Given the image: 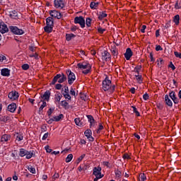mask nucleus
Instances as JSON below:
<instances>
[{"mask_svg":"<svg viewBox=\"0 0 181 181\" xmlns=\"http://www.w3.org/2000/svg\"><path fill=\"white\" fill-rule=\"evenodd\" d=\"M102 89L103 91H110V93H114L115 91V85H112L111 80L106 76L105 80L103 81Z\"/></svg>","mask_w":181,"mask_h":181,"instance_id":"nucleus-1","label":"nucleus"},{"mask_svg":"<svg viewBox=\"0 0 181 181\" xmlns=\"http://www.w3.org/2000/svg\"><path fill=\"white\" fill-rule=\"evenodd\" d=\"M18 155L21 158L25 156L26 159H32L35 156V151L32 150L29 151L25 148H20Z\"/></svg>","mask_w":181,"mask_h":181,"instance_id":"nucleus-2","label":"nucleus"},{"mask_svg":"<svg viewBox=\"0 0 181 181\" xmlns=\"http://www.w3.org/2000/svg\"><path fill=\"white\" fill-rule=\"evenodd\" d=\"M77 67L83 70L82 73L83 74H88L91 71V65L88 62H82L77 64Z\"/></svg>","mask_w":181,"mask_h":181,"instance_id":"nucleus-3","label":"nucleus"},{"mask_svg":"<svg viewBox=\"0 0 181 181\" xmlns=\"http://www.w3.org/2000/svg\"><path fill=\"white\" fill-rule=\"evenodd\" d=\"M67 80V76L64 75V74H57L54 78L52 79V81L51 82V84L54 86V84H56V83H59V84H62V83H64Z\"/></svg>","mask_w":181,"mask_h":181,"instance_id":"nucleus-4","label":"nucleus"},{"mask_svg":"<svg viewBox=\"0 0 181 181\" xmlns=\"http://www.w3.org/2000/svg\"><path fill=\"white\" fill-rule=\"evenodd\" d=\"M101 170L102 168L100 165L93 168V176H95L93 181H98L99 179H103V177H104V175L101 174Z\"/></svg>","mask_w":181,"mask_h":181,"instance_id":"nucleus-5","label":"nucleus"},{"mask_svg":"<svg viewBox=\"0 0 181 181\" xmlns=\"http://www.w3.org/2000/svg\"><path fill=\"white\" fill-rule=\"evenodd\" d=\"M9 29L10 32H11V33L13 35H18V36H21L25 34V31L23 29H21L16 26L11 25L9 27Z\"/></svg>","mask_w":181,"mask_h":181,"instance_id":"nucleus-6","label":"nucleus"},{"mask_svg":"<svg viewBox=\"0 0 181 181\" xmlns=\"http://www.w3.org/2000/svg\"><path fill=\"white\" fill-rule=\"evenodd\" d=\"M66 74L68 77V83L71 86V84H73L76 81V75L70 69L66 71Z\"/></svg>","mask_w":181,"mask_h":181,"instance_id":"nucleus-7","label":"nucleus"},{"mask_svg":"<svg viewBox=\"0 0 181 181\" xmlns=\"http://www.w3.org/2000/svg\"><path fill=\"white\" fill-rule=\"evenodd\" d=\"M74 23L80 25L81 28H86V20H84V18L83 16H76L74 18Z\"/></svg>","mask_w":181,"mask_h":181,"instance_id":"nucleus-8","label":"nucleus"},{"mask_svg":"<svg viewBox=\"0 0 181 181\" xmlns=\"http://www.w3.org/2000/svg\"><path fill=\"white\" fill-rule=\"evenodd\" d=\"M62 95L66 101H71V96L69 94V87L65 86L64 91L62 92Z\"/></svg>","mask_w":181,"mask_h":181,"instance_id":"nucleus-9","label":"nucleus"},{"mask_svg":"<svg viewBox=\"0 0 181 181\" xmlns=\"http://www.w3.org/2000/svg\"><path fill=\"white\" fill-rule=\"evenodd\" d=\"M8 98L11 101H15V100H18V98H19V93H18L16 90H12L11 92H10L8 93Z\"/></svg>","mask_w":181,"mask_h":181,"instance_id":"nucleus-10","label":"nucleus"},{"mask_svg":"<svg viewBox=\"0 0 181 181\" xmlns=\"http://www.w3.org/2000/svg\"><path fill=\"white\" fill-rule=\"evenodd\" d=\"M54 6L57 9H63L64 8V1L63 0H54Z\"/></svg>","mask_w":181,"mask_h":181,"instance_id":"nucleus-11","label":"nucleus"},{"mask_svg":"<svg viewBox=\"0 0 181 181\" xmlns=\"http://www.w3.org/2000/svg\"><path fill=\"white\" fill-rule=\"evenodd\" d=\"M102 59L105 62H110L111 60V54L107 50H104L102 53Z\"/></svg>","mask_w":181,"mask_h":181,"instance_id":"nucleus-12","label":"nucleus"},{"mask_svg":"<svg viewBox=\"0 0 181 181\" xmlns=\"http://www.w3.org/2000/svg\"><path fill=\"white\" fill-rule=\"evenodd\" d=\"M49 15L52 18H57V19H62L63 15H62V13L56 11V10H52L49 11Z\"/></svg>","mask_w":181,"mask_h":181,"instance_id":"nucleus-13","label":"nucleus"},{"mask_svg":"<svg viewBox=\"0 0 181 181\" xmlns=\"http://www.w3.org/2000/svg\"><path fill=\"white\" fill-rule=\"evenodd\" d=\"M9 32V28H8V25L5 24L4 22H0V33L4 35V33H8Z\"/></svg>","mask_w":181,"mask_h":181,"instance_id":"nucleus-14","label":"nucleus"},{"mask_svg":"<svg viewBox=\"0 0 181 181\" xmlns=\"http://www.w3.org/2000/svg\"><path fill=\"white\" fill-rule=\"evenodd\" d=\"M85 136H86L88 138V139H89V141L90 142H93L94 141V138L93 137V132L91 131V129H88L85 132Z\"/></svg>","mask_w":181,"mask_h":181,"instance_id":"nucleus-15","label":"nucleus"},{"mask_svg":"<svg viewBox=\"0 0 181 181\" xmlns=\"http://www.w3.org/2000/svg\"><path fill=\"white\" fill-rule=\"evenodd\" d=\"M169 97L171 98V100H173L174 104H179V100L178 98L176 97V94L175 93L174 91H171L169 93Z\"/></svg>","mask_w":181,"mask_h":181,"instance_id":"nucleus-16","label":"nucleus"},{"mask_svg":"<svg viewBox=\"0 0 181 181\" xmlns=\"http://www.w3.org/2000/svg\"><path fill=\"white\" fill-rule=\"evenodd\" d=\"M124 57L126 60H129L132 57V50L131 48H127L126 52L124 53Z\"/></svg>","mask_w":181,"mask_h":181,"instance_id":"nucleus-17","label":"nucleus"},{"mask_svg":"<svg viewBox=\"0 0 181 181\" xmlns=\"http://www.w3.org/2000/svg\"><path fill=\"white\" fill-rule=\"evenodd\" d=\"M10 139H11V135L5 134L1 136L0 142L5 144V142H8V141H9Z\"/></svg>","mask_w":181,"mask_h":181,"instance_id":"nucleus-18","label":"nucleus"},{"mask_svg":"<svg viewBox=\"0 0 181 181\" xmlns=\"http://www.w3.org/2000/svg\"><path fill=\"white\" fill-rule=\"evenodd\" d=\"M86 117L88 122H90V128H91V127H94V125H95V120L94 119V117L90 115H86Z\"/></svg>","mask_w":181,"mask_h":181,"instance_id":"nucleus-19","label":"nucleus"},{"mask_svg":"<svg viewBox=\"0 0 181 181\" xmlns=\"http://www.w3.org/2000/svg\"><path fill=\"white\" fill-rule=\"evenodd\" d=\"M41 98L43 101H49V100H50V92H45V93L42 95H41Z\"/></svg>","mask_w":181,"mask_h":181,"instance_id":"nucleus-20","label":"nucleus"},{"mask_svg":"<svg viewBox=\"0 0 181 181\" xmlns=\"http://www.w3.org/2000/svg\"><path fill=\"white\" fill-rule=\"evenodd\" d=\"M8 110L10 112H15V111H16V103H12L8 105Z\"/></svg>","mask_w":181,"mask_h":181,"instance_id":"nucleus-21","label":"nucleus"},{"mask_svg":"<svg viewBox=\"0 0 181 181\" xmlns=\"http://www.w3.org/2000/svg\"><path fill=\"white\" fill-rule=\"evenodd\" d=\"M1 76H4V77H8V76H10L11 74V71L6 68H4L1 69Z\"/></svg>","mask_w":181,"mask_h":181,"instance_id":"nucleus-22","label":"nucleus"},{"mask_svg":"<svg viewBox=\"0 0 181 181\" xmlns=\"http://www.w3.org/2000/svg\"><path fill=\"white\" fill-rule=\"evenodd\" d=\"M165 103L168 107L173 106V103L172 102L170 98H169V95H165Z\"/></svg>","mask_w":181,"mask_h":181,"instance_id":"nucleus-23","label":"nucleus"},{"mask_svg":"<svg viewBox=\"0 0 181 181\" xmlns=\"http://www.w3.org/2000/svg\"><path fill=\"white\" fill-rule=\"evenodd\" d=\"M98 18L99 19V21H103V19L104 18H107V14L105 13V11H100L98 13Z\"/></svg>","mask_w":181,"mask_h":181,"instance_id":"nucleus-24","label":"nucleus"},{"mask_svg":"<svg viewBox=\"0 0 181 181\" xmlns=\"http://www.w3.org/2000/svg\"><path fill=\"white\" fill-rule=\"evenodd\" d=\"M115 179L117 180H119V179H121V177H122V173H121L120 170H119L118 169L115 170Z\"/></svg>","mask_w":181,"mask_h":181,"instance_id":"nucleus-25","label":"nucleus"},{"mask_svg":"<svg viewBox=\"0 0 181 181\" xmlns=\"http://www.w3.org/2000/svg\"><path fill=\"white\" fill-rule=\"evenodd\" d=\"M62 97H63V95H62V93H60L59 92H57L55 93L54 100L55 101H57V103H60V100H62Z\"/></svg>","mask_w":181,"mask_h":181,"instance_id":"nucleus-26","label":"nucleus"},{"mask_svg":"<svg viewBox=\"0 0 181 181\" xmlns=\"http://www.w3.org/2000/svg\"><path fill=\"white\" fill-rule=\"evenodd\" d=\"M53 25H47L44 27V30L47 33H52V32H53Z\"/></svg>","mask_w":181,"mask_h":181,"instance_id":"nucleus-27","label":"nucleus"},{"mask_svg":"<svg viewBox=\"0 0 181 181\" xmlns=\"http://www.w3.org/2000/svg\"><path fill=\"white\" fill-rule=\"evenodd\" d=\"M41 103H42V104L39 108V114H42V112H43V108H45V107H47V103H46L45 100H41Z\"/></svg>","mask_w":181,"mask_h":181,"instance_id":"nucleus-28","label":"nucleus"},{"mask_svg":"<svg viewBox=\"0 0 181 181\" xmlns=\"http://www.w3.org/2000/svg\"><path fill=\"white\" fill-rule=\"evenodd\" d=\"M53 18L52 17H48L47 19H46V25H48V26H54L53 25Z\"/></svg>","mask_w":181,"mask_h":181,"instance_id":"nucleus-29","label":"nucleus"},{"mask_svg":"<svg viewBox=\"0 0 181 181\" xmlns=\"http://www.w3.org/2000/svg\"><path fill=\"white\" fill-rule=\"evenodd\" d=\"M53 118H54V121H55V122H59V121H60L61 119H63L64 118V115H63V114H60L58 116L53 117Z\"/></svg>","mask_w":181,"mask_h":181,"instance_id":"nucleus-30","label":"nucleus"},{"mask_svg":"<svg viewBox=\"0 0 181 181\" xmlns=\"http://www.w3.org/2000/svg\"><path fill=\"white\" fill-rule=\"evenodd\" d=\"M74 122L78 127H83V125H84V123L81 121V119H80V118H76L74 119Z\"/></svg>","mask_w":181,"mask_h":181,"instance_id":"nucleus-31","label":"nucleus"},{"mask_svg":"<svg viewBox=\"0 0 181 181\" xmlns=\"http://www.w3.org/2000/svg\"><path fill=\"white\" fill-rule=\"evenodd\" d=\"M98 5H100V3L98 2H94V1H92L90 2V9H97V8H98Z\"/></svg>","mask_w":181,"mask_h":181,"instance_id":"nucleus-32","label":"nucleus"},{"mask_svg":"<svg viewBox=\"0 0 181 181\" xmlns=\"http://www.w3.org/2000/svg\"><path fill=\"white\" fill-rule=\"evenodd\" d=\"M9 16L12 19H16V18H18V11H11Z\"/></svg>","mask_w":181,"mask_h":181,"instance_id":"nucleus-33","label":"nucleus"},{"mask_svg":"<svg viewBox=\"0 0 181 181\" xmlns=\"http://www.w3.org/2000/svg\"><path fill=\"white\" fill-rule=\"evenodd\" d=\"M74 37H76V35L73 33L66 34V40H67V42H70V40Z\"/></svg>","mask_w":181,"mask_h":181,"instance_id":"nucleus-34","label":"nucleus"},{"mask_svg":"<svg viewBox=\"0 0 181 181\" xmlns=\"http://www.w3.org/2000/svg\"><path fill=\"white\" fill-rule=\"evenodd\" d=\"M180 21V16L179 14H177L173 18V22L175 23V25H179V21Z\"/></svg>","mask_w":181,"mask_h":181,"instance_id":"nucleus-35","label":"nucleus"},{"mask_svg":"<svg viewBox=\"0 0 181 181\" xmlns=\"http://www.w3.org/2000/svg\"><path fill=\"white\" fill-rule=\"evenodd\" d=\"M146 175L145 173H140L139 175V181H146Z\"/></svg>","mask_w":181,"mask_h":181,"instance_id":"nucleus-36","label":"nucleus"},{"mask_svg":"<svg viewBox=\"0 0 181 181\" xmlns=\"http://www.w3.org/2000/svg\"><path fill=\"white\" fill-rule=\"evenodd\" d=\"M61 105L62 107L65 108V110H67V108H69V103H67V100L61 101Z\"/></svg>","mask_w":181,"mask_h":181,"instance_id":"nucleus-37","label":"nucleus"},{"mask_svg":"<svg viewBox=\"0 0 181 181\" xmlns=\"http://www.w3.org/2000/svg\"><path fill=\"white\" fill-rule=\"evenodd\" d=\"M132 108L133 109V112L136 115V117H141V114L136 109V107L135 106H132Z\"/></svg>","mask_w":181,"mask_h":181,"instance_id":"nucleus-38","label":"nucleus"},{"mask_svg":"<svg viewBox=\"0 0 181 181\" xmlns=\"http://www.w3.org/2000/svg\"><path fill=\"white\" fill-rule=\"evenodd\" d=\"M72 160H73V154H69L65 159V162L66 163H69V162H71Z\"/></svg>","mask_w":181,"mask_h":181,"instance_id":"nucleus-39","label":"nucleus"},{"mask_svg":"<svg viewBox=\"0 0 181 181\" xmlns=\"http://www.w3.org/2000/svg\"><path fill=\"white\" fill-rule=\"evenodd\" d=\"M27 169L29 170V172H30V173H36V169H35V168H33L32 165L28 166Z\"/></svg>","mask_w":181,"mask_h":181,"instance_id":"nucleus-40","label":"nucleus"},{"mask_svg":"<svg viewBox=\"0 0 181 181\" xmlns=\"http://www.w3.org/2000/svg\"><path fill=\"white\" fill-rule=\"evenodd\" d=\"M111 52H112V54H113V56L118 55V49H117V48H115V47L112 48Z\"/></svg>","mask_w":181,"mask_h":181,"instance_id":"nucleus-41","label":"nucleus"},{"mask_svg":"<svg viewBox=\"0 0 181 181\" xmlns=\"http://www.w3.org/2000/svg\"><path fill=\"white\" fill-rule=\"evenodd\" d=\"M0 121L2 122H8L9 121V117L8 116H4L1 117Z\"/></svg>","mask_w":181,"mask_h":181,"instance_id":"nucleus-42","label":"nucleus"},{"mask_svg":"<svg viewBox=\"0 0 181 181\" xmlns=\"http://www.w3.org/2000/svg\"><path fill=\"white\" fill-rule=\"evenodd\" d=\"M16 139L18 141V142H21V141H23V134H18Z\"/></svg>","mask_w":181,"mask_h":181,"instance_id":"nucleus-43","label":"nucleus"},{"mask_svg":"<svg viewBox=\"0 0 181 181\" xmlns=\"http://www.w3.org/2000/svg\"><path fill=\"white\" fill-rule=\"evenodd\" d=\"M135 77L138 83L141 84V83H142V75H135Z\"/></svg>","mask_w":181,"mask_h":181,"instance_id":"nucleus-44","label":"nucleus"},{"mask_svg":"<svg viewBox=\"0 0 181 181\" xmlns=\"http://www.w3.org/2000/svg\"><path fill=\"white\" fill-rule=\"evenodd\" d=\"M86 22V26H88V28H90V26H91V18H87Z\"/></svg>","mask_w":181,"mask_h":181,"instance_id":"nucleus-45","label":"nucleus"},{"mask_svg":"<svg viewBox=\"0 0 181 181\" xmlns=\"http://www.w3.org/2000/svg\"><path fill=\"white\" fill-rule=\"evenodd\" d=\"M59 177H60V175H59V173H55L54 174V175L52 176V180L54 181V180H56V179H59Z\"/></svg>","mask_w":181,"mask_h":181,"instance_id":"nucleus-46","label":"nucleus"},{"mask_svg":"<svg viewBox=\"0 0 181 181\" xmlns=\"http://www.w3.org/2000/svg\"><path fill=\"white\" fill-rule=\"evenodd\" d=\"M103 129H104V126H103V124H100L98 129H97V134H100L101 132V131H103Z\"/></svg>","mask_w":181,"mask_h":181,"instance_id":"nucleus-47","label":"nucleus"},{"mask_svg":"<svg viewBox=\"0 0 181 181\" xmlns=\"http://www.w3.org/2000/svg\"><path fill=\"white\" fill-rule=\"evenodd\" d=\"M98 33H100V35H103V33H104L105 32V29H104L101 27H99L98 28Z\"/></svg>","mask_w":181,"mask_h":181,"instance_id":"nucleus-48","label":"nucleus"},{"mask_svg":"<svg viewBox=\"0 0 181 181\" xmlns=\"http://www.w3.org/2000/svg\"><path fill=\"white\" fill-rule=\"evenodd\" d=\"M21 67L23 70H29V64H23Z\"/></svg>","mask_w":181,"mask_h":181,"instance_id":"nucleus-49","label":"nucleus"},{"mask_svg":"<svg viewBox=\"0 0 181 181\" xmlns=\"http://www.w3.org/2000/svg\"><path fill=\"white\" fill-rule=\"evenodd\" d=\"M86 157V154H82L78 158V163H80Z\"/></svg>","mask_w":181,"mask_h":181,"instance_id":"nucleus-50","label":"nucleus"},{"mask_svg":"<svg viewBox=\"0 0 181 181\" xmlns=\"http://www.w3.org/2000/svg\"><path fill=\"white\" fill-rule=\"evenodd\" d=\"M70 94L71 95H74V97H76V90L73 88L70 89Z\"/></svg>","mask_w":181,"mask_h":181,"instance_id":"nucleus-51","label":"nucleus"},{"mask_svg":"<svg viewBox=\"0 0 181 181\" xmlns=\"http://www.w3.org/2000/svg\"><path fill=\"white\" fill-rule=\"evenodd\" d=\"M4 60H6V57L5 55L0 54V63H2Z\"/></svg>","mask_w":181,"mask_h":181,"instance_id":"nucleus-52","label":"nucleus"},{"mask_svg":"<svg viewBox=\"0 0 181 181\" xmlns=\"http://www.w3.org/2000/svg\"><path fill=\"white\" fill-rule=\"evenodd\" d=\"M53 111H54V109L49 108L47 111V115L48 117H50L52 114L53 113Z\"/></svg>","mask_w":181,"mask_h":181,"instance_id":"nucleus-53","label":"nucleus"},{"mask_svg":"<svg viewBox=\"0 0 181 181\" xmlns=\"http://www.w3.org/2000/svg\"><path fill=\"white\" fill-rule=\"evenodd\" d=\"M143 98L145 101L149 100V95L148 93H145L144 95H143Z\"/></svg>","mask_w":181,"mask_h":181,"instance_id":"nucleus-54","label":"nucleus"},{"mask_svg":"<svg viewBox=\"0 0 181 181\" xmlns=\"http://www.w3.org/2000/svg\"><path fill=\"white\" fill-rule=\"evenodd\" d=\"M174 54L175 57H178L179 59H181V53L178 52H174Z\"/></svg>","mask_w":181,"mask_h":181,"instance_id":"nucleus-55","label":"nucleus"},{"mask_svg":"<svg viewBox=\"0 0 181 181\" xmlns=\"http://www.w3.org/2000/svg\"><path fill=\"white\" fill-rule=\"evenodd\" d=\"M49 137V133L47 132L44 134V136H42V141H46V139H47V138Z\"/></svg>","mask_w":181,"mask_h":181,"instance_id":"nucleus-56","label":"nucleus"},{"mask_svg":"<svg viewBox=\"0 0 181 181\" xmlns=\"http://www.w3.org/2000/svg\"><path fill=\"white\" fill-rule=\"evenodd\" d=\"M45 150L47 152V153H50L52 152V148H50V147H49V146H46L45 147Z\"/></svg>","mask_w":181,"mask_h":181,"instance_id":"nucleus-57","label":"nucleus"},{"mask_svg":"<svg viewBox=\"0 0 181 181\" xmlns=\"http://www.w3.org/2000/svg\"><path fill=\"white\" fill-rule=\"evenodd\" d=\"M181 8V6H179V1H176L175 4V9H180Z\"/></svg>","mask_w":181,"mask_h":181,"instance_id":"nucleus-58","label":"nucleus"},{"mask_svg":"<svg viewBox=\"0 0 181 181\" xmlns=\"http://www.w3.org/2000/svg\"><path fill=\"white\" fill-rule=\"evenodd\" d=\"M168 67L172 69V70H175L176 69V67L175 66V65L172 62L170 63V64L168 65Z\"/></svg>","mask_w":181,"mask_h":181,"instance_id":"nucleus-59","label":"nucleus"},{"mask_svg":"<svg viewBox=\"0 0 181 181\" xmlns=\"http://www.w3.org/2000/svg\"><path fill=\"white\" fill-rule=\"evenodd\" d=\"M62 84H60V83H57V84H56V86H55L56 90H62Z\"/></svg>","mask_w":181,"mask_h":181,"instance_id":"nucleus-60","label":"nucleus"},{"mask_svg":"<svg viewBox=\"0 0 181 181\" xmlns=\"http://www.w3.org/2000/svg\"><path fill=\"white\" fill-rule=\"evenodd\" d=\"M103 166H106L107 168H110V162H108V161H103Z\"/></svg>","mask_w":181,"mask_h":181,"instance_id":"nucleus-61","label":"nucleus"},{"mask_svg":"<svg viewBox=\"0 0 181 181\" xmlns=\"http://www.w3.org/2000/svg\"><path fill=\"white\" fill-rule=\"evenodd\" d=\"M81 165L83 170H87V169H88V166L86 165V163H83Z\"/></svg>","mask_w":181,"mask_h":181,"instance_id":"nucleus-62","label":"nucleus"},{"mask_svg":"<svg viewBox=\"0 0 181 181\" xmlns=\"http://www.w3.org/2000/svg\"><path fill=\"white\" fill-rule=\"evenodd\" d=\"M156 52H159V50H163V48H162V47L160 45H157L156 47Z\"/></svg>","mask_w":181,"mask_h":181,"instance_id":"nucleus-63","label":"nucleus"},{"mask_svg":"<svg viewBox=\"0 0 181 181\" xmlns=\"http://www.w3.org/2000/svg\"><path fill=\"white\" fill-rule=\"evenodd\" d=\"M145 29H146V25H144L141 27V33H145Z\"/></svg>","mask_w":181,"mask_h":181,"instance_id":"nucleus-64","label":"nucleus"}]
</instances>
